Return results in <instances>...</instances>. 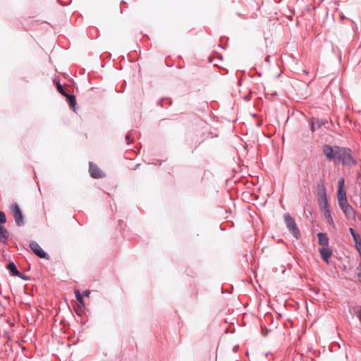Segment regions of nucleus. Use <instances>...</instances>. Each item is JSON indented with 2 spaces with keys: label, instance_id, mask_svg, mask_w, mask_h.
<instances>
[{
  "label": "nucleus",
  "instance_id": "nucleus-1",
  "mask_svg": "<svg viewBox=\"0 0 361 361\" xmlns=\"http://www.w3.org/2000/svg\"><path fill=\"white\" fill-rule=\"evenodd\" d=\"M336 159L341 161L343 164L346 165L355 164V161L352 157L350 149L347 148L340 147L339 154H338Z\"/></svg>",
  "mask_w": 361,
  "mask_h": 361
},
{
  "label": "nucleus",
  "instance_id": "nucleus-2",
  "mask_svg": "<svg viewBox=\"0 0 361 361\" xmlns=\"http://www.w3.org/2000/svg\"><path fill=\"white\" fill-rule=\"evenodd\" d=\"M9 209L13 216L16 224L18 226H23L24 224L23 215L18 204L16 202L11 204Z\"/></svg>",
  "mask_w": 361,
  "mask_h": 361
},
{
  "label": "nucleus",
  "instance_id": "nucleus-3",
  "mask_svg": "<svg viewBox=\"0 0 361 361\" xmlns=\"http://www.w3.org/2000/svg\"><path fill=\"white\" fill-rule=\"evenodd\" d=\"M284 220L288 228L292 233L293 235L295 238L298 239L300 237V233L297 227L295 220L288 214H286L284 215Z\"/></svg>",
  "mask_w": 361,
  "mask_h": 361
},
{
  "label": "nucleus",
  "instance_id": "nucleus-4",
  "mask_svg": "<svg viewBox=\"0 0 361 361\" xmlns=\"http://www.w3.org/2000/svg\"><path fill=\"white\" fill-rule=\"evenodd\" d=\"M339 149L340 147L337 146L332 147L326 145L323 147V152L329 160H336Z\"/></svg>",
  "mask_w": 361,
  "mask_h": 361
},
{
  "label": "nucleus",
  "instance_id": "nucleus-5",
  "mask_svg": "<svg viewBox=\"0 0 361 361\" xmlns=\"http://www.w3.org/2000/svg\"><path fill=\"white\" fill-rule=\"evenodd\" d=\"M318 203L322 210L329 209L326 194L324 187H321V188L319 189Z\"/></svg>",
  "mask_w": 361,
  "mask_h": 361
},
{
  "label": "nucleus",
  "instance_id": "nucleus-6",
  "mask_svg": "<svg viewBox=\"0 0 361 361\" xmlns=\"http://www.w3.org/2000/svg\"><path fill=\"white\" fill-rule=\"evenodd\" d=\"M30 247L32 252L37 255L40 258L43 259H49V256L47 252H45L42 248L36 243V242H31L30 243Z\"/></svg>",
  "mask_w": 361,
  "mask_h": 361
},
{
  "label": "nucleus",
  "instance_id": "nucleus-7",
  "mask_svg": "<svg viewBox=\"0 0 361 361\" xmlns=\"http://www.w3.org/2000/svg\"><path fill=\"white\" fill-rule=\"evenodd\" d=\"M89 172L90 176L94 178H100L104 176L103 172L97 167V166L90 162L89 164Z\"/></svg>",
  "mask_w": 361,
  "mask_h": 361
},
{
  "label": "nucleus",
  "instance_id": "nucleus-8",
  "mask_svg": "<svg viewBox=\"0 0 361 361\" xmlns=\"http://www.w3.org/2000/svg\"><path fill=\"white\" fill-rule=\"evenodd\" d=\"M322 259L327 264H329V259L332 255V250L329 247H322L319 250Z\"/></svg>",
  "mask_w": 361,
  "mask_h": 361
},
{
  "label": "nucleus",
  "instance_id": "nucleus-9",
  "mask_svg": "<svg viewBox=\"0 0 361 361\" xmlns=\"http://www.w3.org/2000/svg\"><path fill=\"white\" fill-rule=\"evenodd\" d=\"M348 219L355 220L356 215L353 208L349 205L341 209Z\"/></svg>",
  "mask_w": 361,
  "mask_h": 361
},
{
  "label": "nucleus",
  "instance_id": "nucleus-10",
  "mask_svg": "<svg viewBox=\"0 0 361 361\" xmlns=\"http://www.w3.org/2000/svg\"><path fill=\"white\" fill-rule=\"evenodd\" d=\"M319 243L323 247H328L329 245V238L326 233H319L317 234Z\"/></svg>",
  "mask_w": 361,
  "mask_h": 361
},
{
  "label": "nucleus",
  "instance_id": "nucleus-11",
  "mask_svg": "<svg viewBox=\"0 0 361 361\" xmlns=\"http://www.w3.org/2000/svg\"><path fill=\"white\" fill-rule=\"evenodd\" d=\"M8 238V232L7 229L3 226H0V242L6 243Z\"/></svg>",
  "mask_w": 361,
  "mask_h": 361
},
{
  "label": "nucleus",
  "instance_id": "nucleus-12",
  "mask_svg": "<svg viewBox=\"0 0 361 361\" xmlns=\"http://www.w3.org/2000/svg\"><path fill=\"white\" fill-rule=\"evenodd\" d=\"M7 268L10 270V271L13 274V275L20 276V277L21 276V275H22L21 273H20L18 271V269L13 262H10L8 264Z\"/></svg>",
  "mask_w": 361,
  "mask_h": 361
},
{
  "label": "nucleus",
  "instance_id": "nucleus-13",
  "mask_svg": "<svg viewBox=\"0 0 361 361\" xmlns=\"http://www.w3.org/2000/svg\"><path fill=\"white\" fill-rule=\"evenodd\" d=\"M322 211L324 212V217L327 220V222L329 224H331V225L333 224H334V220H333V218H332V216L331 215L330 209H324V210H322Z\"/></svg>",
  "mask_w": 361,
  "mask_h": 361
},
{
  "label": "nucleus",
  "instance_id": "nucleus-14",
  "mask_svg": "<svg viewBox=\"0 0 361 361\" xmlns=\"http://www.w3.org/2000/svg\"><path fill=\"white\" fill-rule=\"evenodd\" d=\"M75 293L76 299H77L78 302H79L80 307H84L85 305H84L82 295L80 294V293L78 290H75Z\"/></svg>",
  "mask_w": 361,
  "mask_h": 361
},
{
  "label": "nucleus",
  "instance_id": "nucleus-15",
  "mask_svg": "<svg viewBox=\"0 0 361 361\" xmlns=\"http://www.w3.org/2000/svg\"><path fill=\"white\" fill-rule=\"evenodd\" d=\"M350 231V233H351L353 238V240L355 243V245L360 242H361V238H360V236L359 234H357V233H355V231H354L353 228H350L349 229Z\"/></svg>",
  "mask_w": 361,
  "mask_h": 361
},
{
  "label": "nucleus",
  "instance_id": "nucleus-16",
  "mask_svg": "<svg viewBox=\"0 0 361 361\" xmlns=\"http://www.w3.org/2000/svg\"><path fill=\"white\" fill-rule=\"evenodd\" d=\"M65 97L67 98V100L69 102L72 108H74L76 104V99H75V96L68 94Z\"/></svg>",
  "mask_w": 361,
  "mask_h": 361
},
{
  "label": "nucleus",
  "instance_id": "nucleus-17",
  "mask_svg": "<svg viewBox=\"0 0 361 361\" xmlns=\"http://www.w3.org/2000/svg\"><path fill=\"white\" fill-rule=\"evenodd\" d=\"M338 202L341 209L350 205L348 202L347 198H343V200H338Z\"/></svg>",
  "mask_w": 361,
  "mask_h": 361
},
{
  "label": "nucleus",
  "instance_id": "nucleus-18",
  "mask_svg": "<svg viewBox=\"0 0 361 361\" xmlns=\"http://www.w3.org/2000/svg\"><path fill=\"white\" fill-rule=\"evenodd\" d=\"M57 90L63 96L67 95L68 94L63 90L62 85L60 84L59 81L56 82Z\"/></svg>",
  "mask_w": 361,
  "mask_h": 361
},
{
  "label": "nucleus",
  "instance_id": "nucleus-19",
  "mask_svg": "<svg viewBox=\"0 0 361 361\" xmlns=\"http://www.w3.org/2000/svg\"><path fill=\"white\" fill-rule=\"evenodd\" d=\"M338 200L346 198L345 192L344 190H338Z\"/></svg>",
  "mask_w": 361,
  "mask_h": 361
},
{
  "label": "nucleus",
  "instance_id": "nucleus-20",
  "mask_svg": "<svg viewBox=\"0 0 361 361\" xmlns=\"http://www.w3.org/2000/svg\"><path fill=\"white\" fill-rule=\"evenodd\" d=\"M344 186H345V180H344V178H341V179L338 180V190H344Z\"/></svg>",
  "mask_w": 361,
  "mask_h": 361
},
{
  "label": "nucleus",
  "instance_id": "nucleus-21",
  "mask_svg": "<svg viewBox=\"0 0 361 361\" xmlns=\"http://www.w3.org/2000/svg\"><path fill=\"white\" fill-rule=\"evenodd\" d=\"M126 140H127L128 143H130V142H132V141H133V140H132V138H131V137H130V134H127V135H126Z\"/></svg>",
  "mask_w": 361,
  "mask_h": 361
},
{
  "label": "nucleus",
  "instance_id": "nucleus-22",
  "mask_svg": "<svg viewBox=\"0 0 361 361\" xmlns=\"http://www.w3.org/2000/svg\"><path fill=\"white\" fill-rule=\"evenodd\" d=\"M90 294V290H85V291L84 292V295H85V296H87V297H88Z\"/></svg>",
  "mask_w": 361,
  "mask_h": 361
}]
</instances>
